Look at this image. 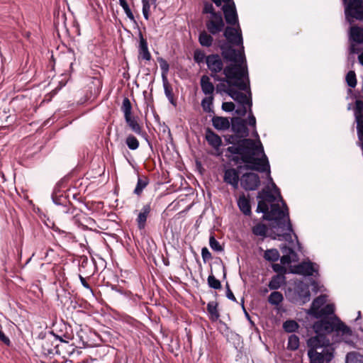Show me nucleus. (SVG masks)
<instances>
[{"label": "nucleus", "instance_id": "nucleus-1", "mask_svg": "<svg viewBox=\"0 0 363 363\" xmlns=\"http://www.w3.org/2000/svg\"><path fill=\"white\" fill-rule=\"evenodd\" d=\"M220 49L223 57L233 63L225 67V77H213L215 81L219 82L216 86V92L228 95L233 86L247 91L249 89V77L245 57L241 52L236 51L231 45L223 44Z\"/></svg>", "mask_w": 363, "mask_h": 363}, {"label": "nucleus", "instance_id": "nucleus-2", "mask_svg": "<svg viewBox=\"0 0 363 363\" xmlns=\"http://www.w3.org/2000/svg\"><path fill=\"white\" fill-rule=\"evenodd\" d=\"M283 208L279 203L271 204L270 209L263 218L272 221V228L275 234L274 239L285 240L289 243L293 242L292 235L295 237L298 245L297 235L294 233L289 219V208L282 198L280 199Z\"/></svg>", "mask_w": 363, "mask_h": 363}, {"label": "nucleus", "instance_id": "nucleus-3", "mask_svg": "<svg viewBox=\"0 0 363 363\" xmlns=\"http://www.w3.org/2000/svg\"><path fill=\"white\" fill-rule=\"evenodd\" d=\"M283 208L279 203L271 204L270 209L263 218L272 221V228L275 234L274 239L285 240L289 243L293 242L292 235L295 237L298 245L297 235L294 233L289 219V208L282 198L280 199Z\"/></svg>", "mask_w": 363, "mask_h": 363}, {"label": "nucleus", "instance_id": "nucleus-4", "mask_svg": "<svg viewBox=\"0 0 363 363\" xmlns=\"http://www.w3.org/2000/svg\"><path fill=\"white\" fill-rule=\"evenodd\" d=\"M241 161L247 164V169L269 172V163L259 140L256 143L250 138L242 140Z\"/></svg>", "mask_w": 363, "mask_h": 363}, {"label": "nucleus", "instance_id": "nucleus-5", "mask_svg": "<svg viewBox=\"0 0 363 363\" xmlns=\"http://www.w3.org/2000/svg\"><path fill=\"white\" fill-rule=\"evenodd\" d=\"M320 320L314 323L313 328L315 334L327 337L334 333L332 341L333 342H349V337L352 335V330L337 316L331 318H320Z\"/></svg>", "mask_w": 363, "mask_h": 363}, {"label": "nucleus", "instance_id": "nucleus-6", "mask_svg": "<svg viewBox=\"0 0 363 363\" xmlns=\"http://www.w3.org/2000/svg\"><path fill=\"white\" fill-rule=\"evenodd\" d=\"M343 2L345 6V17L350 23H352L353 19L363 20L362 0H343Z\"/></svg>", "mask_w": 363, "mask_h": 363}, {"label": "nucleus", "instance_id": "nucleus-7", "mask_svg": "<svg viewBox=\"0 0 363 363\" xmlns=\"http://www.w3.org/2000/svg\"><path fill=\"white\" fill-rule=\"evenodd\" d=\"M217 6H220L222 2L225 3L223 6V11L224 13L225 19L228 24L235 26L238 23V18L237 11L235 9V3L233 0L224 1V0H212Z\"/></svg>", "mask_w": 363, "mask_h": 363}, {"label": "nucleus", "instance_id": "nucleus-8", "mask_svg": "<svg viewBox=\"0 0 363 363\" xmlns=\"http://www.w3.org/2000/svg\"><path fill=\"white\" fill-rule=\"evenodd\" d=\"M223 34L229 43L233 45L241 46L240 50H235L241 52L242 53V55L245 57L244 54V47L242 45L241 28L240 25H236V28H233L230 26L226 27Z\"/></svg>", "mask_w": 363, "mask_h": 363}, {"label": "nucleus", "instance_id": "nucleus-9", "mask_svg": "<svg viewBox=\"0 0 363 363\" xmlns=\"http://www.w3.org/2000/svg\"><path fill=\"white\" fill-rule=\"evenodd\" d=\"M307 346L308 350H334L330 340L328 337L318 334L307 340Z\"/></svg>", "mask_w": 363, "mask_h": 363}, {"label": "nucleus", "instance_id": "nucleus-10", "mask_svg": "<svg viewBox=\"0 0 363 363\" xmlns=\"http://www.w3.org/2000/svg\"><path fill=\"white\" fill-rule=\"evenodd\" d=\"M206 63L208 69L211 72V77H216L219 76L218 74L223 72L225 67L220 56L218 54H211L206 57Z\"/></svg>", "mask_w": 363, "mask_h": 363}, {"label": "nucleus", "instance_id": "nucleus-11", "mask_svg": "<svg viewBox=\"0 0 363 363\" xmlns=\"http://www.w3.org/2000/svg\"><path fill=\"white\" fill-rule=\"evenodd\" d=\"M225 23L221 13L209 16L206 21V27L211 35H217L223 30Z\"/></svg>", "mask_w": 363, "mask_h": 363}, {"label": "nucleus", "instance_id": "nucleus-12", "mask_svg": "<svg viewBox=\"0 0 363 363\" xmlns=\"http://www.w3.org/2000/svg\"><path fill=\"white\" fill-rule=\"evenodd\" d=\"M308 356L310 359V363H324L330 362L333 358V350H308Z\"/></svg>", "mask_w": 363, "mask_h": 363}, {"label": "nucleus", "instance_id": "nucleus-13", "mask_svg": "<svg viewBox=\"0 0 363 363\" xmlns=\"http://www.w3.org/2000/svg\"><path fill=\"white\" fill-rule=\"evenodd\" d=\"M240 184L247 191L255 190L260 184L259 177L255 173H245L241 177Z\"/></svg>", "mask_w": 363, "mask_h": 363}, {"label": "nucleus", "instance_id": "nucleus-14", "mask_svg": "<svg viewBox=\"0 0 363 363\" xmlns=\"http://www.w3.org/2000/svg\"><path fill=\"white\" fill-rule=\"evenodd\" d=\"M318 266L311 262H304L296 266H294L291 269L294 274H301L304 276H311L314 272H317Z\"/></svg>", "mask_w": 363, "mask_h": 363}, {"label": "nucleus", "instance_id": "nucleus-15", "mask_svg": "<svg viewBox=\"0 0 363 363\" xmlns=\"http://www.w3.org/2000/svg\"><path fill=\"white\" fill-rule=\"evenodd\" d=\"M235 86H233V89L230 91L228 95L240 104H247V106L249 108L248 111L251 113V107L252 106V102L250 89L247 90L249 91V96H247L245 94H243L238 90H235Z\"/></svg>", "mask_w": 363, "mask_h": 363}, {"label": "nucleus", "instance_id": "nucleus-16", "mask_svg": "<svg viewBox=\"0 0 363 363\" xmlns=\"http://www.w3.org/2000/svg\"><path fill=\"white\" fill-rule=\"evenodd\" d=\"M232 130L240 138H246L249 135L246 121L240 118H235L232 120Z\"/></svg>", "mask_w": 363, "mask_h": 363}, {"label": "nucleus", "instance_id": "nucleus-17", "mask_svg": "<svg viewBox=\"0 0 363 363\" xmlns=\"http://www.w3.org/2000/svg\"><path fill=\"white\" fill-rule=\"evenodd\" d=\"M326 296L320 295L318 297L315 298L312 303L311 306L309 308L308 313L314 318H320V309L326 303Z\"/></svg>", "mask_w": 363, "mask_h": 363}, {"label": "nucleus", "instance_id": "nucleus-18", "mask_svg": "<svg viewBox=\"0 0 363 363\" xmlns=\"http://www.w3.org/2000/svg\"><path fill=\"white\" fill-rule=\"evenodd\" d=\"M239 172L234 168L226 169L224 172L223 181L237 189L239 184Z\"/></svg>", "mask_w": 363, "mask_h": 363}, {"label": "nucleus", "instance_id": "nucleus-19", "mask_svg": "<svg viewBox=\"0 0 363 363\" xmlns=\"http://www.w3.org/2000/svg\"><path fill=\"white\" fill-rule=\"evenodd\" d=\"M281 250L284 254L281 257V263L282 264H289L292 262L297 261V255L291 247H287L286 245H284L281 247Z\"/></svg>", "mask_w": 363, "mask_h": 363}, {"label": "nucleus", "instance_id": "nucleus-20", "mask_svg": "<svg viewBox=\"0 0 363 363\" xmlns=\"http://www.w3.org/2000/svg\"><path fill=\"white\" fill-rule=\"evenodd\" d=\"M226 151L230 154H226V157H228L231 161H233L236 163L239 162L240 160H241L242 140H240L236 145L228 147L226 149Z\"/></svg>", "mask_w": 363, "mask_h": 363}, {"label": "nucleus", "instance_id": "nucleus-21", "mask_svg": "<svg viewBox=\"0 0 363 363\" xmlns=\"http://www.w3.org/2000/svg\"><path fill=\"white\" fill-rule=\"evenodd\" d=\"M200 85L202 92L206 96H213L216 86L211 82V79L207 75H203L200 79Z\"/></svg>", "mask_w": 363, "mask_h": 363}, {"label": "nucleus", "instance_id": "nucleus-22", "mask_svg": "<svg viewBox=\"0 0 363 363\" xmlns=\"http://www.w3.org/2000/svg\"><path fill=\"white\" fill-rule=\"evenodd\" d=\"M206 140L209 145L216 150H218L222 145L220 137L209 128H208L206 132Z\"/></svg>", "mask_w": 363, "mask_h": 363}, {"label": "nucleus", "instance_id": "nucleus-23", "mask_svg": "<svg viewBox=\"0 0 363 363\" xmlns=\"http://www.w3.org/2000/svg\"><path fill=\"white\" fill-rule=\"evenodd\" d=\"M151 211L150 204H146L143 206L140 212L138 213L136 218L137 225L139 229H144L146 225L147 218Z\"/></svg>", "mask_w": 363, "mask_h": 363}, {"label": "nucleus", "instance_id": "nucleus-24", "mask_svg": "<svg viewBox=\"0 0 363 363\" xmlns=\"http://www.w3.org/2000/svg\"><path fill=\"white\" fill-rule=\"evenodd\" d=\"M237 203L240 211L244 215L250 216L252 213L250 199L244 194L240 195Z\"/></svg>", "mask_w": 363, "mask_h": 363}, {"label": "nucleus", "instance_id": "nucleus-25", "mask_svg": "<svg viewBox=\"0 0 363 363\" xmlns=\"http://www.w3.org/2000/svg\"><path fill=\"white\" fill-rule=\"evenodd\" d=\"M139 59H142L146 61L151 60V55L148 50L147 40L143 38V35L140 34V44H139Z\"/></svg>", "mask_w": 363, "mask_h": 363}, {"label": "nucleus", "instance_id": "nucleus-26", "mask_svg": "<svg viewBox=\"0 0 363 363\" xmlns=\"http://www.w3.org/2000/svg\"><path fill=\"white\" fill-rule=\"evenodd\" d=\"M213 127L219 130H225L230 128V122L227 118L221 116H214L212 118Z\"/></svg>", "mask_w": 363, "mask_h": 363}, {"label": "nucleus", "instance_id": "nucleus-27", "mask_svg": "<svg viewBox=\"0 0 363 363\" xmlns=\"http://www.w3.org/2000/svg\"><path fill=\"white\" fill-rule=\"evenodd\" d=\"M286 284V277L284 274H277L272 277L268 286L271 290L279 289Z\"/></svg>", "mask_w": 363, "mask_h": 363}, {"label": "nucleus", "instance_id": "nucleus-28", "mask_svg": "<svg viewBox=\"0 0 363 363\" xmlns=\"http://www.w3.org/2000/svg\"><path fill=\"white\" fill-rule=\"evenodd\" d=\"M350 40L357 43H363V28L352 26L350 30Z\"/></svg>", "mask_w": 363, "mask_h": 363}, {"label": "nucleus", "instance_id": "nucleus-29", "mask_svg": "<svg viewBox=\"0 0 363 363\" xmlns=\"http://www.w3.org/2000/svg\"><path fill=\"white\" fill-rule=\"evenodd\" d=\"M127 125L137 135H141L143 134V128L141 125L138 123L137 120L131 116L125 118Z\"/></svg>", "mask_w": 363, "mask_h": 363}, {"label": "nucleus", "instance_id": "nucleus-30", "mask_svg": "<svg viewBox=\"0 0 363 363\" xmlns=\"http://www.w3.org/2000/svg\"><path fill=\"white\" fill-rule=\"evenodd\" d=\"M143 15L146 20L149 19L151 13V8L155 9L157 6V0H142Z\"/></svg>", "mask_w": 363, "mask_h": 363}, {"label": "nucleus", "instance_id": "nucleus-31", "mask_svg": "<svg viewBox=\"0 0 363 363\" xmlns=\"http://www.w3.org/2000/svg\"><path fill=\"white\" fill-rule=\"evenodd\" d=\"M199 42L201 46L209 48L213 44V38L210 33L203 30L199 33Z\"/></svg>", "mask_w": 363, "mask_h": 363}, {"label": "nucleus", "instance_id": "nucleus-32", "mask_svg": "<svg viewBox=\"0 0 363 363\" xmlns=\"http://www.w3.org/2000/svg\"><path fill=\"white\" fill-rule=\"evenodd\" d=\"M52 199L53 202L57 205H62L65 208H66L67 204L69 203L68 200L65 196H63V194L57 189H55L52 194Z\"/></svg>", "mask_w": 363, "mask_h": 363}, {"label": "nucleus", "instance_id": "nucleus-33", "mask_svg": "<svg viewBox=\"0 0 363 363\" xmlns=\"http://www.w3.org/2000/svg\"><path fill=\"white\" fill-rule=\"evenodd\" d=\"M207 311L209 313V318L212 321H216L219 317L220 314L218 310V303L216 301H210L207 304Z\"/></svg>", "mask_w": 363, "mask_h": 363}, {"label": "nucleus", "instance_id": "nucleus-34", "mask_svg": "<svg viewBox=\"0 0 363 363\" xmlns=\"http://www.w3.org/2000/svg\"><path fill=\"white\" fill-rule=\"evenodd\" d=\"M149 183V180L147 177H138V182L136 186L134 189V194L140 196L143 193V191L146 188Z\"/></svg>", "mask_w": 363, "mask_h": 363}, {"label": "nucleus", "instance_id": "nucleus-35", "mask_svg": "<svg viewBox=\"0 0 363 363\" xmlns=\"http://www.w3.org/2000/svg\"><path fill=\"white\" fill-rule=\"evenodd\" d=\"M213 96H206L201 101V105L203 111L206 113L213 112Z\"/></svg>", "mask_w": 363, "mask_h": 363}, {"label": "nucleus", "instance_id": "nucleus-36", "mask_svg": "<svg viewBox=\"0 0 363 363\" xmlns=\"http://www.w3.org/2000/svg\"><path fill=\"white\" fill-rule=\"evenodd\" d=\"M284 300V296L281 292L273 291L268 298V301L273 306L279 305Z\"/></svg>", "mask_w": 363, "mask_h": 363}, {"label": "nucleus", "instance_id": "nucleus-37", "mask_svg": "<svg viewBox=\"0 0 363 363\" xmlns=\"http://www.w3.org/2000/svg\"><path fill=\"white\" fill-rule=\"evenodd\" d=\"M257 199H264L269 204H274L276 200L275 196L269 191L262 190L258 193Z\"/></svg>", "mask_w": 363, "mask_h": 363}, {"label": "nucleus", "instance_id": "nucleus-38", "mask_svg": "<svg viewBox=\"0 0 363 363\" xmlns=\"http://www.w3.org/2000/svg\"><path fill=\"white\" fill-rule=\"evenodd\" d=\"M298 294L301 298L303 303L308 301L311 296L308 286L306 285H301L298 286Z\"/></svg>", "mask_w": 363, "mask_h": 363}, {"label": "nucleus", "instance_id": "nucleus-39", "mask_svg": "<svg viewBox=\"0 0 363 363\" xmlns=\"http://www.w3.org/2000/svg\"><path fill=\"white\" fill-rule=\"evenodd\" d=\"M121 111L124 114V118L132 116V106L128 98H124L121 106Z\"/></svg>", "mask_w": 363, "mask_h": 363}, {"label": "nucleus", "instance_id": "nucleus-40", "mask_svg": "<svg viewBox=\"0 0 363 363\" xmlns=\"http://www.w3.org/2000/svg\"><path fill=\"white\" fill-rule=\"evenodd\" d=\"M264 257L266 260L276 262L279 258V253L277 249H270L265 251Z\"/></svg>", "mask_w": 363, "mask_h": 363}, {"label": "nucleus", "instance_id": "nucleus-41", "mask_svg": "<svg viewBox=\"0 0 363 363\" xmlns=\"http://www.w3.org/2000/svg\"><path fill=\"white\" fill-rule=\"evenodd\" d=\"M252 233L257 236L266 237L267 228L266 225L259 223L255 225L252 229Z\"/></svg>", "mask_w": 363, "mask_h": 363}, {"label": "nucleus", "instance_id": "nucleus-42", "mask_svg": "<svg viewBox=\"0 0 363 363\" xmlns=\"http://www.w3.org/2000/svg\"><path fill=\"white\" fill-rule=\"evenodd\" d=\"M125 144L131 150H135L139 147L138 140L133 135H129L125 139Z\"/></svg>", "mask_w": 363, "mask_h": 363}, {"label": "nucleus", "instance_id": "nucleus-43", "mask_svg": "<svg viewBox=\"0 0 363 363\" xmlns=\"http://www.w3.org/2000/svg\"><path fill=\"white\" fill-rule=\"evenodd\" d=\"M299 347V338L296 335H291L289 337L287 348L291 350H296Z\"/></svg>", "mask_w": 363, "mask_h": 363}, {"label": "nucleus", "instance_id": "nucleus-44", "mask_svg": "<svg viewBox=\"0 0 363 363\" xmlns=\"http://www.w3.org/2000/svg\"><path fill=\"white\" fill-rule=\"evenodd\" d=\"M283 328L287 333H293L298 328V325L295 320H288L283 323Z\"/></svg>", "mask_w": 363, "mask_h": 363}, {"label": "nucleus", "instance_id": "nucleus-45", "mask_svg": "<svg viewBox=\"0 0 363 363\" xmlns=\"http://www.w3.org/2000/svg\"><path fill=\"white\" fill-rule=\"evenodd\" d=\"M347 84L351 87L354 88L357 86V77L354 71H349L345 77Z\"/></svg>", "mask_w": 363, "mask_h": 363}, {"label": "nucleus", "instance_id": "nucleus-46", "mask_svg": "<svg viewBox=\"0 0 363 363\" xmlns=\"http://www.w3.org/2000/svg\"><path fill=\"white\" fill-rule=\"evenodd\" d=\"M42 349L44 354L50 355L53 354L55 352L56 347L50 344L48 340H45L42 344Z\"/></svg>", "mask_w": 363, "mask_h": 363}, {"label": "nucleus", "instance_id": "nucleus-47", "mask_svg": "<svg viewBox=\"0 0 363 363\" xmlns=\"http://www.w3.org/2000/svg\"><path fill=\"white\" fill-rule=\"evenodd\" d=\"M163 82V86L164 90V94L167 96V98L169 100L170 102H173L174 100V95L172 92V89L168 82L167 79H162Z\"/></svg>", "mask_w": 363, "mask_h": 363}, {"label": "nucleus", "instance_id": "nucleus-48", "mask_svg": "<svg viewBox=\"0 0 363 363\" xmlns=\"http://www.w3.org/2000/svg\"><path fill=\"white\" fill-rule=\"evenodd\" d=\"M157 61L160 63V67L162 70V79H167V74L169 72V66L168 62L163 59L162 57L157 58Z\"/></svg>", "mask_w": 363, "mask_h": 363}, {"label": "nucleus", "instance_id": "nucleus-49", "mask_svg": "<svg viewBox=\"0 0 363 363\" xmlns=\"http://www.w3.org/2000/svg\"><path fill=\"white\" fill-rule=\"evenodd\" d=\"M209 245L211 248L216 252H222L223 247L219 243V242L215 238L213 235H211L209 238Z\"/></svg>", "mask_w": 363, "mask_h": 363}, {"label": "nucleus", "instance_id": "nucleus-50", "mask_svg": "<svg viewBox=\"0 0 363 363\" xmlns=\"http://www.w3.org/2000/svg\"><path fill=\"white\" fill-rule=\"evenodd\" d=\"M119 4L124 10L127 17L133 21L134 16L125 0H119Z\"/></svg>", "mask_w": 363, "mask_h": 363}, {"label": "nucleus", "instance_id": "nucleus-51", "mask_svg": "<svg viewBox=\"0 0 363 363\" xmlns=\"http://www.w3.org/2000/svg\"><path fill=\"white\" fill-rule=\"evenodd\" d=\"M208 284L209 286L214 289H219L221 288V284L213 274L209 275L208 277Z\"/></svg>", "mask_w": 363, "mask_h": 363}, {"label": "nucleus", "instance_id": "nucleus-52", "mask_svg": "<svg viewBox=\"0 0 363 363\" xmlns=\"http://www.w3.org/2000/svg\"><path fill=\"white\" fill-rule=\"evenodd\" d=\"M269 203L266 202L264 199H260L258 201L257 211L263 213L264 215H267V213H268L269 212Z\"/></svg>", "mask_w": 363, "mask_h": 363}, {"label": "nucleus", "instance_id": "nucleus-53", "mask_svg": "<svg viewBox=\"0 0 363 363\" xmlns=\"http://www.w3.org/2000/svg\"><path fill=\"white\" fill-rule=\"evenodd\" d=\"M335 311V306L333 304H327L320 309V318L325 315L333 314Z\"/></svg>", "mask_w": 363, "mask_h": 363}, {"label": "nucleus", "instance_id": "nucleus-54", "mask_svg": "<svg viewBox=\"0 0 363 363\" xmlns=\"http://www.w3.org/2000/svg\"><path fill=\"white\" fill-rule=\"evenodd\" d=\"M206 57L204 52L201 50H196L194 52V60L198 64L203 62Z\"/></svg>", "mask_w": 363, "mask_h": 363}, {"label": "nucleus", "instance_id": "nucleus-55", "mask_svg": "<svg viewBox=\"0 0 363 363\" xmlns=\"http://www.w3.org/2000/svg\"><path fill=\"white\" fill-rule=\"evenodd\" d=\"M203 13H208L210 16H213V14H220V12H216L213 8V6L211 3L204 2L203 3Z\"/></svg>", "mask_w": 363, "mask_h": 363}, {"label": "nucleus", "instance_id": "nucleus-56", "mask_svg": "<svg viewBox=\"0 0 363 363\" xmlns=\"http://www.w3.org/2000/svg\"><path fill=\"white\" fill-rule=\"evenodd\" d=\"M249 116H248V124L249 125H251L254 128V130H253V136L256 137V138H259V135L257 133V131L256 130V118L254 116V115L252 114V112L251 111V113L249 111Z\"/></svg>", "mask_w": 363, "mask_h": 363}, {"label": "nucleus", "instance_id": "nucleus-57", "mask_svg": "<svg viewBox=\"0 0 363 363\" xmlns=\"http://www.w3.org/2000/svg\"><path fill=\"white\" fill-rule=\"evenodd\" d=\"M345 363H358L355 352H349L346 355Z\"/></svg>", "mask_w": 363, "mask_h": 363}, {"label": "nucleus", "instance_id": "nucleus-58", "mask_svg": "<svg viewBox=\"0 0 363 363\" xmlns=\"http://www.w3.org/2000/svg\"><path fill=\"white\" fill-rule=\"evenodd\" d=\"M222 109L226 112L233 111L235 109V104L233 102H223Z\"/></svg>", "mask_w": 363, "mask_h": 363}, {"label": "nucleus", "instance_id": "nucleus-59", "mask_svg": "<svg viewBox=\"0 0 363 363\" xmlns=\"http://www.w3.org/2000/svg\"><path fill=\"white\" fill-rule=\"evenodd\" d=\"M201 256L204 262H206L212 258L211 254L207 247L201 249Z\"/></svg>", "mask_w": 363, "mask_h": 363}, {"label": "nucleus", "instance_id": "nucleus-60", "mask_svg": "<svg viewBox=\"0 0 363 363\" xmlns=\"http://www.w3.org/2000/svg\"><path fill=\"white\" fill-rule=\"evenodd\" d=\"M0 341L4 342L6 345L9 346L11 341L9 338L2 331V326L0 325Z\"/></svg>", "mask_w": 363, "mask_h": 363}, {"label": "nucleus", "instance_id": "nucleus-61", "mask_svg": "<svg viewBox=\"0 0 363 363\" xmlns=\"http://www.w3.org/2000/svg\"><path fill=\"white\" fill-rule=\"evenodd\" d=\"M54 230L55 232H57V233H59L60 235H63V236H65L66 238H68L69 239H72V238H74V235H73V234L72 233L66 232V231H65L63 230H61V229H60L58 228H55L54 229Z\"/></svg>", "mask_w": 363, "mask_h": 363}, {"label": "nucleus", "instance_id": "nucleus-62", "mask_svg": "<svg viewBox=\"0 0 363 363\" xmlns=\"http://www.w3.org/2000/svg\"><path fill=\"white\" fill-rule=\"evenodd\" d=\"M241 106L236 109L235 112L237 114L244 116L247 112V104H240Z\"/></svg>", "mask_w": 363, "mask_h": 363}, {"label": "nucleus", "instance_id": "nucleus-63", "mask_svg": "<svg viewBox=\"0 0 363 363\" xmlns=\"http://www.w3.org/2000/svg\"><path fill=\"white\" fill-rule=\"evenodd\" d=\"M226 286H227V290H226V296H227V298L228 299L233 301L237 302V300H236L233 293L230 290V289L229 287V285L227 284Z\"/></svg>", "mask_w": 363, "mask_h": 363}, {"label": "nucleus", "instance_id": "nucleus-64", "mask_svg": "<svg viewBox=\"0 0 363 363\" xmlns=\"http://www.w3.org/2000/svg\"><path fill=\"white\" fill-rule=\"evenodd\" d=\"M79 277L82 286L87 289L91 290L90 285L87 283L86 279L82 275H79Z\"/></svg>", "mask_w": 363, "mask_h": 363}]
</instances>
